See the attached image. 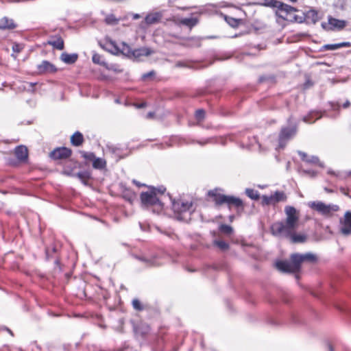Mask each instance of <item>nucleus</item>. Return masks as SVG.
<instances>
[{
    "instance_id": "nucleus-22",
    "label": "nucleus",
    "mask_w": 351,
    "mask_h": 351,
    "mask_svg": "<svg viewBox=\"0 0 351 351\" xmlns=\"http://www.w3.org/2000/svg\"><path fill=\"white\" fill-rule=\"evenodd\" d=\"M135 258L141 262H143L145 266H158L160 263H158L155 258H148L144 256H135Z\"/></svg>"
},
{
    "instance_id": "nucleus-11",
    "label": "nucleus",
    "mask_w": 351,
    "mask_h": 351,
    "mask_svg": "<svg viewBox=\"0 0 351 351\" xmlns=\"http://www.w3.org/2000/svg\"><path fill=\"white\" fill-rule=\"evenodd\" d=\"M280 237L289 238L293 243H304L307 237L304 234H296L295 230H293L289 235H280Z\"/></svg>"
},
{
    "instance_id": "nucleus-45",
    "label": "nucleus",
    "mask_w": 351,
    "mask_h": 351,
    "mask_svg": "<svg viewBox=\"0 0 351 351\" xmlns=\"http://www.w3.org/2000/svg\"><path fill=\"white\" fill-rule=\"evenodd\" d=\"M226 21L232 27L237 26L238 24L237 20H236L233 18H230L229 20L226 19Z\"/></svg>"
},
{
    "instance_id": "nucleus-40",
    "label": "nucleus",
    "mask_w": 351,
    "mask_h": 351,
    "mask_svg": "<svg viewBox=\"0 0 351 351\" xmlns=\"http://www.w3.org/2000/svg\"><path fill=\"white\" fill-rule=\"evenodd\" d=\"M205 111L202 109H199L195 112V117L197 120H202L204 118Z\"/></svg>"
},
{
    "instance_id": "nucleus-53",
    "label": "nucleus",
    "mask_w": 351,
    "mask_h": 351,
    "mask_svg": "<svg viewBox=\"0 0 351 351\" xmlns=\"http://www.w3.org/2000/svg\"><path fill=\"white\" fill-rule=\"evenodd\" d=\"M5 330H7V331H8V332L11 335H12V336H13V333H12V330H10L9 328H5Z\"/></svg>"
},
{
    "instance_id": "nucleus-30",
    "label": "nucleus",
    "mask_w": 351,
    "mask_h": 351,
    "mask_svg": "<svg viewBox=\"0 0 351 351\" xmlns=\"http://www.w3.org/2000/svg\"><path fill=\"white\" fill-rule=\"evenodd\" d=\"M246 195L252 199L257 200L259 199L258 192L251 189H247L245 190Z\"/></svg>"
},
{
    "instance_id": "nucleus-55",
    "label": "nucleus",
    "mask_w": 351,
    "mask_h": 351,
    "mask_svg": "<svg viewBox=\"0 0 351 351\" xmlns=\"http://www.w3.org/2000/svg\"><path fill=\"white\" fill-rule=\"evenodd\" d=\"M234 215H231V216H230V221H232V220L234 219Z\"/></svg>"
},
{
    "instance_id": "nucleus-39",
    "label": "nucleus",
    "mask_w": 351,
    "mask_h": 351,
    "mask_svg": "<svg viewBox=\"0 0 351 351\" xmlns=\"http://www.w3.org/2000/svg\"><path fill=\"white\" fill-rule=\"evenodd\" d=\"M23 49V45L19 43H14L12 45V50L14 53H20Z\"/></svg>"
},
{
    "instance_id": "nucleus-38",
    "label": "nucleus",
    "mask_w": 351,
    "mask_h": 351,
    "mask_svg": "<svg viewBox=\"0 0 351 351\" xmlns=\"http://www.w3.org/2000/svg\"><path fill=\"white\" fill-rule=\"evenodd\" d=\"M105 21L107 24L113 25L117 23V20L113 14H110L106 16Z\"/></svg>"
},
{
    "instance_id": "nucleus-25",
    "label": "nucleus",
    "mask_w": 351,
    "mask_h": 351,
    "mask_svg": "<svg viewBox=\"0 0 351 351\" xmlns=\"http://www.w3.org/2000/svg\"><path fill=\"white\" fill-rule=\"evenodd\" d=\"M180 24L186 25L189 27H193L196 25L198 23V20L196 18H184L179 21Z\"/></svg>"
},
{
    "instance_id": "nucleus-36",
    "label": "nucleus",
    "mask_w": 351,
    "mask_h": 351,
    "mask_svg": "<svg viewBox=\"0 0 351 351\" xmlns=\"http://www.w3.org/2000/svg\"><path fill=\"white\" fill-rule=\"evenodd\" d=\"M219 230L221 232L226 234H230L233 231V229L231 226L225 224L221 225Z\"/></svg>"
},
{
    "instance_id": "nucleus-29",
    "label": "nucleus",
    "mask_w": 351,
    "mask_h": 351,
    "mask_svg": "<svg viewBox=\"0 0 351 351\" xmlns=\"http://www.w3.org/2000/svg\"><path fill=\"white\" fill-rule=\"evenodd\" d=\"M295 9L294 8H293V10H282V9H281V7H279L276 12V15L280 18L286 19L287 14L289 13H291V12H295Z\"/></svg>"
},
{
    "instance_id": "nucleus-47",
    "label": "nucleus",
    "mask_w": 351,
    "mask_h": 351,
    "mask_svg": "<svg viewBox=\"0 0 351 351\" xmlns=\"http://www.w3.org/2000/svg\"><path fill=\"white\" fill-rule=\"evenodd\" d=\"M304 172L306 174H308L311 176H315V173L314 171H304Z\"/></svg>"
},
{
    "instance_id": "nucleus-24",
    "label": "nucleus",
    "mask_w": 351,
    "mask_h": 351,
    "mask_svg": "<svg viewBox=\"0 0 351 351\" xmlns=\"http://www.w3.org/2000/svg\"><path fill=\"white\" fill-rule=\"evenodd\" d=\"M107 45L109 46L108 51L114 55L120 54V47L117 46L116 43L110 39H107Z\"/></svg>"
},
{
    "instance_id": "nucleus-7",
    "label": "nucleus",
    "mask_w": 351,
    "mask_h": 351,
    "mask_svg": "<svg viewBox=\"0 0 351 351\" xmlns=\"http://www.w3.org/2000/svg\"><path fill=\"white\" fill-rule=\"evenodd\" d=\"M296 133V128H282L279 136L278 149H283L287 140L293 136Z\"/></svg>"
},
{
    "instance_id": "nucleus-21",
    "label": "nucleus",
    "mask_w": 351,
    "mask_h": 351,
    "mask_svg": "<svg viewBox=\"0 0 351 351\" xmlns=\"http://www.w3.org/2000/svg\"><path fill=\"white\" fill-rule=\"evenodd\" d=\"M47 43L57 49L62 50L64 49V41L61 37L52 38L47 41Z\"/></svg>"
},
{
    "instance_id": "nucleus-14",
    "label": "nucleus",
    "mask_w": 351,
    "mask_h": 351,
    "mask_svg": "<svg viewBox=\"0 0 351 351\" xmlns=\"http://www.w3.org/2000/svg\"><path fill=\"white\" fill-rule=\"evenodd\" d=\"M346 21L328 17V25H330L331 29H341L346 25Z\"/></svg>"
},
{
    "instance_id": "nucleus-4",
    "label": "nucleus",
    "mask_w": 351,
    "mask_h": 351,
    "mask_svg": "<svg viewBox=\"0 0 351 351\" xmlns=\"http://www.w3.org/2000/svg\"><path fill=\"white\" fill-rule=\"evenodd\" d=\"M172 208L178 220L189 221L191 219L193 211L191 202L178 199L173 202Z\"/></svg>"
},
{
    "instance_id": "nucleus-48",
    "label": "nucleus",
    "mask_w": 351,
    "mask_h": 351,
    "mask_svg": "<svg viewBox=\"0 0 351 351\" xmlns=\"http://www.w3.org/2000/svg\"><path fill=\"white\" fill-rule=\"evenodd\" d=\"M350 101H346L343 104V107L346 108L349 107V106H350Z\"/></svg>"
},
{
    "instance_id": "nucleus-28",
    "label": "nucleus",
    "mask_w": 351,
    "mask_h": 351,
    "mask_svg": "<svg viewBox=\"0 0 351 351\" xmlns=\"http://www.w3.org/2000/svg\"><path fill=\"white\" fill-rule=\"evenodd\" d=\"M76 176L81 180L84 184H88V180L90 178V173L87 171L79 172L76 174Z\"/></svg>"
},
{
    "instance_id": "nucleus-44",
    "label": "nucleus",
    "mask_w": 351,
    "mask_h": 351,
    "mask_svg": "<svg viewBox=\"0 0 351 351\" xmlns=\"http://www.w3.org/2000/svg\"><path fill=\"white\" fill-rule=\"evenodd\" d=\"M123 197L130 203H132L133 200L134 199V195L132 193L124 194Z\"/></svg>"
},
{
    "instance_id": "nucleus-19",
    "label": "nucleus",
    "mask_w": 351,
    "mask_h": 351,
    "mask_svg": "<svg viewBox=\"0 0 351 351\" xmlns=\"http://www.w3.org/2000/svg\"><path fill=\"white\" fill-rule=\"evenodd\" d=\"M161 17L162 15L159 12L150 13L145 17V22L147 25H152L160 21Z\"/></svg>"
},
{
    "instance_id": "nucleus-23",
    "label": "nucleus",
    "mask_w": 351,
    "mask_h": 351,
    "mask_svg": "<svg viewBox=\"0 0 351 351\" xmlns=\"http://www.w3.org/2000/svg\"><path fill=\"white\" fill-rule=\"evenodd\" d=\"M83 141V135L80 132H75L71 137V142L75 146L81 145Z\"/></svg>"
},
{
    "instance_id": "nucleus-5",
    "label": "nucleus",
    "mask_w": 351,
    "mask_h": 351,
    "mask_svg": "<svg viewBox=\"0 0 351 351\" xmlns=\"http://www.w3.org/2000/svg\"><path fill=\"white\" fill-rule=\"evenodd\" d=\"M215 201L218 205L226 204L229 208H231L232 206H234L238 210L243 209V204L242 200L234 196L218 194L215 195Z\"/></svg>"
},
{
    "instance_id": "nucleus-52",
    "label": "nucleus",
    "mask_w": 351,
    "mask_h": 351,
    "mask_svg": "<svg viewBox=\"0 0 351 351\" xmlns=\"http://www.w3.org/2000/svg\"><path fill=\"white\" fill-rule=\"evenodd\" d=\"M140 18V15L138 14H136L134 15V19H139Z\"/></svg>"
},
{
    "instance_id": "nucleus-9",
    "label": "nucleus",
    "mask_w": 351,
    "mask_h": 351,
    "mask_svg": "<svg viewBox=\"0 0 351 351\" xmlns=\"http://www.w3.org/2000/svg\"><path fill=\"white\" fill-rule=\"evenodd\" d=\"M71 154V149L66 147H59L51 152L50 156L56 160L66 158Z\"/></svg>"
},
{
    "instance_id": "nucleus-2",
    "label": "nucleus",
    "mask_w": 351,
    "mask_h": 351,
    "mask_svg": "<svg viewBox=\"0 0 351 351\" xmlns=\"http://www.w3.org/2000/svg\"><path fill=\"white\" fill-rule=\"evenodd\" d=\"M317 261V257L312 253L304 254H293L290 256L289 261H279L276 263V267L278 270L284 273L298 272L304 262L315 263Z\"/></svg>"
},
{
    "instance_id": "nucleus-17",
    "label": "nucleus",
    "mask_w": 351,
    "mask_h": 351,
    "mask_svg": "<svg viewBox=\"0 0 351 351\" xmlns=\"http://www.w3.org/2000/svg\"><path fill=\"white\" fill-rule=\"evenodd\" d=\"M322 114L318 111H311L303 117V121L306 123H313L322 117Z\"/></svg>"
},
{
    "instance_id": "nucleus-26",
    "label": "nucleus",
    "mask_w": 351,
    "mask_h": 351,
    "mask_svg": "<svg viewBox=\"0 0 351 351\" xmlns=\"http://www.w3.org/2000/svg\"><path fill=\"white\" fill-rule=\"evenodd\" d=\"M133 50L130 48V47L125 43H121V47H120V54H123L128 57H132Z\"/></svg>"
},
{
    "instance_id": "nucleus-10",
    "label": "nucleus",
    "mask_w": 351,
    "mask_h": 351,
    "mask_svg": "<svg viewBox=\"0 0 351 351\" xmlns=\"http://www.w3.org/2000/svg\"><path fill=\"white\" fill-rule=\"evenodd\" d=\"M37 69L39 73H54L56 71L55 66L47 60H44L38 64Z\"/></svg>"
},
{
    "instance_id": "nucleus-18",
    "label": "nucleus",
    "mask_w": 351,
    "mask_h": 351,
    "mask_svg": "<svg viewBox=\"0 0 351 351\" xmlns=\"http://www.w3.org/2000/svg\"><path fill=\"white\" fill-rule=\"evenodd\" d=\"M16 27V25L12 19L8 17H3L0 19V29H12Z\"/></svg>"
},
{
    "instance_id": "nucleus-56",
    "label": "nucleus",
    "mask_w": 351,
    "mask_h": 351,
    "mask_svg": "<svg viewBox=\"0 0 351 351\" xmlns=\"http://www.w3.org/2000/svg\"><path fill=\"white\" fill-rule=\"evenodd\" d=\"M328 348L330 351H333L332 348L330 345L328 346Z\"/></svg>"
},
{
    "instance_id": "nucleus-3",
    "label": "nucleus",
    "mask_w": 351,
    "mask_h": 351,
    "mask_svg": "<svg viewBox=\"0 0 351 351\" xmlns=\"http://www.w3.org/2000/svg\"><path fill=\"white\" fill-rule=\"evenodd\" d=\"M165 189H155L151 188L149 191L143 192L141 194V200L142 204L145 206H155L156 211L160 212L163 207L161 202L160 196L165 192Z\"/></svg>"
},
{
    "instance_id": "nucleus-42",
    "label": "nucleus",
    "mask_w": 351,
    "mask_h": 351,
    "mask_svg": "<svg viewBox=\"0 0 351 351\" xmlns=\"http://www.w3.org/2000/svg\"><path fill=\"white\" fill-rule=\"evenodd\" d=\"M95 154L93 153L89 152H84L83 157L88 160H93L95 158Z\"/></svg>"
},
{
    "instance_id": "nucleus-51",
    "label": "nucleus",
    "mask_w": 351,
    "mask_h": 351,
    "mask_svg": "<svg viewBox=\"0 0 351 351\" xmlns=\"http://www.w3.org/2000/svg\"><path fill=\"white\" fill-rule=\"evenodd\" d=\"M145 106H146V104H145V103H142V104H139V105L138 106V108H144V107H145Z\"/></svg>"
},
{
    "instance_id": "nucleus-34",
    "label": "nucleus",
    "mask_w": 351,
    "mask_h": 351,
    "mask_svg": "<svg viewBox=\"0 0 351 351\" xmlns=\"http://www.w3.org/2000/svg\"><path fill=\"white\" fill-rule=\"evenodd\" d=\"M306 17L311 19L314 23L318 21L317 13L313 10H311L307 12Z\"/></svg>"
},
{
    "instance_id": "nucleus-32",
    "label": "nucleus",
    "mask_w": 351,
    "mask_h": 351,
    "mask_svg": "<svg viewBox=\"0 0 351 351\" xmlns=\"http://www.w3.org/2000/svg\"><path fill=\"white\" fill-rule=\"evenodd\" d=\"M273 196L275 204L286 199V195L283 192L276 191Z\"/></svg>"
},
{
    "instance_id": "nucleus-13",
    "label": "nucleus",
    "mask_w": 351,
    "mask_h": 351,
    "mask_svg": "<svg viewBox=\"0 0 351 351\" xmlns=\"http://www.w3.org/2000/svg\"><path fill=\"white\" fill-rule=\"evenodd\" d=\"M265 5L271 8H276L277 9L279 7H281V9H282V10H293V7L276 0H265Z\"/></svg>"
},
{
    "instance_id": "nucleus-1",
    "label": "nucleus",
    "mask_w": 351,
    "mask_h": 351,
    "mask_svg": "<svg viewBox=\"0 0 351 351\" xmlns=\"http://www.w3.org/2000/svg\"><path fill=\"white\" fill-rule=\"evenodd\" d=\"M286 214L285 221H278L271 226V232L274 236L289 235L295 230L299 223V213L293 206H287L285 208Z\"/></svg>"
},
{
    "instance_id": "nucleus-49",
    "label": "nucleus",
    "mask_w": 351,
    "mask_h": 351,
    "mask_svg": "<svg viewBox=\"0 0 351 351\" xmlns=\"http://www.w3.org/2000/svg\"><path fill=\"white\" fill-rule=\"evenodd\" d=\"M133 183L135 184L138 186H145V184H141L139 182L134 180Z\"/></svg>"
},
{
    "instance_id": "nucleus-54",
    "label": "nucleus",
    "mask_w": 351,
    "mask_h": 351,
    "mask_svg": "<svg viewBox=\"0 0 351 351\" xmlns=\"http://www.w3.org/2000/svg\"><path fill=\"white\" fill-rule=\"evenodd\" d=\"M207 143V141H205V142H201V141H198V143L201 145H205L206 143Z\"/></svg>"
},
{
    "instance_id": "nucleus-35",
    "label": "nucleus",
    "mask_w": 351,
    "mask_h": 351,
    "mask_svg": "<svg viewBox=\"0 0 351 351\" xmlns=\"http://www.w3.org/2000/svg\"><path fill=\"white\" fill-rule=\"evenodd\" d=\"M132 306L136 311H143L145 308L144 306L141 304L139 300L134 299L132 300Z\"/></svg>"
},
{
    "instance_id": "nucleus-27",
    "label": "nucleus",
    "mask_w": 351,
    "mask_h": 351,
    "mask_svg": "<svg viewBox=\"0 0 351 351\" xmlns=\"http://www.w3.org/2000/svg\"><path fill=\"white\" fill-rule=\"evenodd\" d=\"M93 167L95 169H101L104 168L106 166V161L102 158L95 157V158L93 160Z\"/></svg>"
},
{
    "instance_id": "nucleus-20",
    "label": "nucleus",
    "mask_w": 351,
    "mask_h": 351,
    "mask_svg": "<svg viewBox=\"0 0 351 351\" xmlns=\"http://www.w3.org/2000/svg\"><path fill=\"white\" fill-rule=\"evenodd\" d=\"M78 56L76 53L69 54L67 53H63L60 56V59L66 64H73L77 60Z\"/></svg>"
},
{
    "instance_id": "nucleus-6",
    "label": "nucleus",
    "mask_w": 351,
    "mask_h": 351,
    "mask_svg": "<svg viewBox=\"0 0 351 351\" xmlns=\"http://www.w3.org/2000/svg\"><path fill=\"white\" fill-rule=\"evenodd\" d=\"M308 206L312 209L326 216H328L331 215L332 212H335L339 210V206L337 205L326 204L322 202H311L308 203Z\"/></svg>"
},
{
    "instance_id": "nucleus-37",
    "label": "nucleus",
    "mask_w": 351,
    "mask_h": 351,
    "mask_svg": "<svg viewBox=\"0 0 351 351\" xmlns=\"http://www.w3.org/2000/svg\"><path fill=\"white\" fill-rule=\"evenodd\" d=\"M214 243L222 250H226L229 247L228 244L223 241H215Z\"/></svg>"
},
{
    "instance_id": "nucleus-43",
    "label": "nucleus",
    "mask_w": 351,
    "mask_h": 351,
    "mask_svg": "<svg viewBox=\"0 0 351 351\" xmlns=\"http://www.w3.org/2000/svg\"><path fill=\"white\" fill-rule=\"evenodd\" d=\"M155 75V72L154 71H151L148 73H146L143 75L142 78L143 80H147L149 78L152 77Z\"/></svg>"
},
{
    "instance_id": "nucleus-46",
    "label": "nucleus",
    "mask_w": 351,
    "mask_h": 351,
    "mask_svg": "<svg viewBox=\"0 0 351 351\" xmlns=\"http://www.w3.org/2000/svg\"><path fill=\"white\" fill-rule=\"evenodd\" d=\"M351 47V43L350 42H343L339 43V47Z\"/></svg>"
},
{
    "instance_id": "nucleus-41",
    "label": "nucleus",
    "mask_w": 351,
    "mask_h": 351,
    "mask_svg": "<svg viewBox=\"0 0 351 351\" xmlns=\"http://www.w3.org/2000/svg\"><path fill=\"white\" fill-rule=\"evenodd\" d=\"M324 48L326 50H336L339 49V43L337 44H331V45H326L324 46Z\"/></svg>"
},
{
    "instance_id": "nucleus-12",
    "label": "nucleus",
    "mask_w": 351,
    "mask_h": 351,
    "mask_svg": "<svg viewBox=\"0 0 351 351\" xmlns=\"http://www.w3.org/2000/svg\"><path fill=\"white\" fill-rule=\"evenodd\" d=\"M153 53H154V51L149 48L141 47V48L133 50L132 57L134 58L135 59L139 60L142 57L149 56V55L152 54Z\"/></svg>"
},
{
    "instance_id": "nucleus-33",
    "label": "nucleus",
    "mask_w": 351,
    "mask_h": 351,
    "mask_svg": "<svg viewBox=\"0 0 351 351\" xmlns=\"http://www.w3.org/2000/svg\"><path fill=\"white\" fill-rule=\"evenodd\" d=\"M274 199L273 195L262 196V203L264 205L275 204Z\"/></svg>"
},
{
    "instance_id": "nucleus-8",
    "label": "nucleus",
    "mask_w": 351,
    "mask_h": 351,
    "mask_svg": "<svg viewBox=\"0 0 351 351\" xmlns=\"http://www.w3.org/2000/svg\"><path fill=\"white\" fill-rule=\"evenodd\" d=\"M340 232L345 236L351 234V212L347 211L343 219H340Z\"/></svg>"
},
{
    "instance_id": "nucleus-31",
    "label": "nucleus",
    "mask_w": 351,
    "mask_h": 351,
    "mask_svg": "<svg viewBox=\"0 0 351 351\" xmlns=\"http://www.w3.org/2000/svg\"><path fill=\"white\" fill-rule=\"evenodd\" d=\"M92 60L94 63L104 66L106 64V62L103 58V57L98 54V53H94L92 58Z\"/></svg>"
},
{
    "instance_id": "nucleus-16",
    "label": "nucleus",
    "mask_w": 351,
    "mask_h": 351,
    "mask_svg": "<svg viewBox=\"0 0 351 351\" xmlns=\"http://www.w3.org/2000/svg\"><path fill=\"white\" fill-rule=\"evenodd\" d=\"M298 154L301 156L302 160L311 164H317L319 166L322 167V164L319 162V160L317 156H309L306 153L301 151L298 152Z\"/></svg>"
},
{
    "instance_id": "nucleus-50",
    "label": "nucleus",
    "mask_w": 351,
    "mask_h": 351,
    "mask_svg": "<svg viewBox=\"0 0 351 351\" xmlns=\"http://www.w3.org/2000/svg\"><path fill=\"white\" fill-rule=\"evenodd\" d=\"M153 117H154V112H149V113L147 114V118H148V119H151V118H152Z\"/></svg>"
},
{
    "instance_id": "nucleus-15",
    "label": "nucleus",
    "mask_w": 351,
    "mask_h": 351,
    "mask_svg": "<svg viewBox=\"0 0 351 351\" xmlns=\"http://www.w3.org/2000/svg\"><path fill=\"white\" fill-rule=\"evenodd\" d=\"M14 152L19 160L24 161L27 158L28 151L25 146L20 145L16 147Z\"/></svg>"
}]
</instances>
